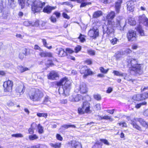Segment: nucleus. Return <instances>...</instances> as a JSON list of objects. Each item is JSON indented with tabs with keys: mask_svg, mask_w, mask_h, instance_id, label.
Segmentation results:
<instances>
[{
	"mask_svg": "<svg viewBox=\"0 0 148 148\" xmlns=\"http://www.w3.org/2000/svg\"><path fill=\"white\" fill-rule=\"evenodd\" d=\"M115 16V13L114 11H111L109 12L106 16V18L108 19V24L106 27L104 29V33H106L109 35L114 31L113 27H119L121 31L123 29V27L125 24V20L122 16H119L117 17V23H115L112 20Z\"/></svg>",
	"mask_w": 148,
	"mask_h": 148,
	"instance_id": "f257e3e1",
	"label": "nucleus"
},
{
	"mask_svg": "<svg viewBox=\"0 0 148 148\" xmlns=\"http://www.w3.org/2000/svg\"><path fill=\"white\" fill-rule=\"evenodd\" d=\"M45 5V3L44 2H42L39 0H35L32 4V10L34 13L40 12L42 10L44 12L49 14L56 8V6L52 7L47 5L42 10V8Z\"/></svg>",
	"mask_w": 148,
	"mask_h": 148,
	"instance_id": "f03ea898",
	"label": "nucleus"
},
{
	"mask_svg": "<svg viewBox=\"0 0 148 148\" xmlns=\"http://www.w3.org/2000/svg\"><path fill=\"white\" fill-rule=\"evenodd\" d=\"M72 81L66 77H64L61 79L57 83L58 86L62 85V88H59L58 91L60 94H62L65 96L69 95L71 88Z\"/></svg>",
	"mask_w": 148,
	"mask_h": 148,
	"instance_id": "7ed1b4c3",
	"label": "nucleus"
},
{
	"mask_svg": "<svg viewBox=\"0 0 148 148\" xmlns=\"http://www.w3.org/2000/svg\"><path fill=\"white\" fill-rule=\"evenodd\" d=\"M127 62L130 64L132 66V70L136 73L139 75L142 74L143 73L144 65L143 64H138L136 59L129 56L127 59Z\"/></svg>",
	"mask_w": 148,
	"mask_h": 148,
	"instance_id": "20e7f679",
	"label": "nucleus"
},
{
	"mask_svg": "<svg viewBox=\"0 0 148 148\" xmlns=\"http://www.w3.org/2000/svg\"><path fill=\"white\" fill-rule=\"evenodd\" d=\"M29 99L33 101H40L44 96L43 93L38 89L32 88L28 92Z\"/></svg>",
	"mask_w": 148,
	"mask_h": 148,
	"instance_id": "39448f33",
	"label": "nucleus"
},
{
	"mask_svg": "<svg viewBox=\"0 0 148 148\" xmlns=\"http://www.w3.org/2000/svg\"><path fill=\"white\" fill-rule=\"evenodd\" d=\"M90 103L87 101H85L83 103L82 108L79 107L78 109V112L79 114H82L85 113H90L92 110L90 109Z\"/></svg>",
	"mask_w": 148,
	"mask_h": 148,
	"instance_id": "423d86ee",
	"label": "nucleus"
},
{
	"mask_svg": "<svg viewBox=\"0 0 148 148\" xmlns=\"http://www.w3.org/2000/svg\"><path fill=\"white\" fill-rule=\"evenodd\" d=\"M75 91L77 92L79 91L82 94L86 93L87 92L86 84L84 83H81L79 86H76Z\"/></svg>",
	"mask_w": 148,
	"mask_h": 148,
	"instance_id": "0eeeda50",
	"label": "nucleus"
},
{
	"mask_svg": "<svg viewBox=\"0 0 148 148\" xmlns=\"http://www.w3.org/2000/svg\"><path fill=\"white\" fill-rule=\"evenodd\" d=\"M99 35V30L96 27H93L88 32V35L90 38H95L98 36Z\"/></svg>",
	"mask_w": 148,
	"mask_h": 148,
	"instance_id": "6e6552de",
	"label": "nucleus"
},
{
	"mask_svg": "<svg viewBox=\"0 0 148 148\" xmlns=\"http://www.w3.org/2000/svg\"><path fill=\"white\" fill-rule=\"evenodd\" d=\"M83 99L82 96L80 95L73 94L69 97V101L71 102H77Z\"/></svg>",
	"mask_w": 148,
	"mask_h": 148,
	"instance_id": "1a4fd4ad",
	"label": "nucleus"
},
{
	"mask_svg": "<svg viewBox=\"0 0 148 148\" xmlns=\"http://www.w3.org/2000/svg\"><path fill=\"white\" fill-rule=\"evenodd\" d=\"M127 37L129 41L136 40L137 38L136 32L133 30L129 31L127 34Z\"/></svg>",
	"mask_w": 148,
	"mask_h": 148,
	"instance_id": "9d476101",
	"label": "nucleus"
},
{
	"mask_svg": "<svg viewBox=\"0 0 148 148\" xmlns=\"http://www.w3.org/2000/svg\"><path fill=\"white\" fill-rule=\"evenodd\" d=\"M13 82L12 81L8 80L4 82L3 86L5 92H9L12 90Z\"/></svg>",
	"mask_w": 148,
	"mask_h": 148,
	"instance_id": "9b49d317",
	"label": "nucleus"
},
{
	"mask_svg": "<svg viewBox=\"0 0 148 148\" xmlns=\"http://www.w3.org/2000/svg\"><path fill=\"white\" fill-rule=\"evenodd\" d=\"M25 87L23 85H21L17 86L15 90V95L17 97H20L25 91Z\"/></svg>",
	"mask_w": 148,
	"mask_h": 148,
	"instance_id": "f8f14e48",
	"label": "nucleus"
},
{
	"mask_svg": "<svg viewBox=\"0 0 148 148\" xmlns=\"http://www.w3.org/2000/svg\"><path fill=\"white\" fill-rule=\"evenodd\" d=\"M136 1V0H130L127 2V9L128 10L131 12L133 11L134 8V3Z\"/></svg>",
	"mask_w": 148,
	"mask_h": 148,
	"instance_id": "ddd939ff",
	"label": "nucleus"
},
{
	"mask_svg": "<svg viewBox=\"0 0 148 148\" xmlns=\"http://www.w3.org/2000/svg\"><path fill=\"white\" fill-rule=\"evenodd\" d=\"M144 100L143 98V94H138L136 95H134L132 99L129 100V101L131 103H132L134 101H139Z\"/></svg>",
	"mask_w": 148,
	"mask_h": 148,
	"instance_id": "4468645a",
	"label": "nucleus"
},
{
	"mask_svg": "<svg viewBox=\"0 0 148 148\" xmlns=\"http://www.w3.org/2000/svg\"><path fill=\"white\" fill-rule=\"evenodd\" d=\"M59 77V75L58 73L54 71H51L48 75V79L52 80L56 79Z\"/></svg>",
	"mask_w": 148,
	"mask_h": 148,
	"instance_id": "2eb2a0df",
	"label": "nucleus"
},
{
	"mask_svg": "<svg viewBox=\"0 0 148 148\" xmlns=\"http://www.w3.org/2000/svg\"><path fill=\"white\" fill-rule=\"evenodd\" d=\"M134 119L136 121H138L143 127L146 128H148V123L146 122L143 119L140 118L137 119L136 120L135 119Z\"/></svg>",
	"mask_w": 148,
	"mask_h": 148,
	"instance_id": "dca6fc26",
	"label": "nucleus"
},
{
	"mask_svg": "<svg viewBox=\"0 0 148 148\" xmlns=\"http://www.w3.org/2000/svg\"><path fill=\"white\" fill-rule=\"evenodd\" d=\"M56 50L57 51V53L59 57H62L66 55L65 51L62 48H57Z\"/></svg>",
	"mask_w": 148,
	"mask_h": 148,
	"instance_id": "f3484780",
	"label": "nucleus"
},
{
	"mask_svg": "<svg viewBox=\"0 0 148 148\" xmlns=\"http://www.w3.org/2000/svg\"><path fill=\"white\" fill-rule=\"evenodd\" d=\"M147 19L145 15L143 14L138 17V20L139 23H143L144 24Z\"/></svg>",
	"mask_w": 148,
	"mask_h": 148,
	"instance_id": "a211bd4d",
	"label": "nucleus"
},
{
	"mask_svg": "<svg viewBox=\"0 0 148 148\" xmlns=\"http://www.w3.org/2000/svg\"><path fill=\"white\" fill-rule=\"evenodd\" d=\"M122 2V0H118V1L116 3L115 8L116 12L117 13H119V12L121 4Z\"/></svg>",
	"mask_w": 148,
	"mask_h": 148,
	"instance_id": "6ab92c4d",
	"label": "nucleus"
},
{
	"mask_svg": "<svg viewBox=\"0 0 148 148\" xmlns=\"http://www.w3.org/2000/svg\"><path fill=\"white\" fill-rule=\"evenodd\" d=\"M36 123H33L32 124L31 127L28 130L29 133V134H32L34 133V130L36 127Z\"/></svg>",
	"mask_w": 148,
	"mask_h": 148,
	"instance_id": "aec40b11",
	"label": "nucleus"
},
{
	"mask_svg": "<svg viewBox=\"0 0 148 148\" xmlns=\"http://www.w3.org/2000/svg\"><path fill=\"white\" fill-rule=\"evenodd\" d=\"M131 124L133 126L134 128L140 131L142 130L141 127L133 120L131 121Z\"/></svg>",
	"mask_w": 148,
	"mask_h": 148,
	"instance_id": "412c9836",
	"label": "nucleus"
},
{
	"mask_svg": "<svg viewBox=\"0 0 148 148\" xmlns=\"http://www.w3.org/2000/svg\"><path fill=\"white\" fill-rule=\"evenodd\" d=\"M100 120L105 119V120H109L110 121H112L113 120V119L110 116H108L107 115H105L104 116H99Z\"/></svg>",
	"mask_w": 148,
	"mask_h": 148,
	"instance_id": "4be33fe9",
	"label": "nucleus"
},
{
	"mask_svg": "<svg viewBox=\"0 0 148 148\" xmlns=\"http://www.w3.org/2000/svg\"><path fill=\"white\" fill-rule=\"evenodd\" d=\"M136 29L140 35L142 36L144 35V31L143 30L142 27L141 26L138 25L136 28Z\"/></svg>",
	"mask_w": 148,
	"mask_h": 148,
	"instance_id": "5701e85b",
	"label": "nucleus"
},
{
	"mask_svg": "<svg viewBox=\"0 0 148 148\" xmlns=\"http://www.w3.org/2000/svg\"><path fill=\"white\" fill-rule=\"evenodd\" d=\"M26 51V49H25L22 52L20 53L19 55V58L21 59H23L25 56L27 55Z\"/></svg>",
	"mask_w": 148,
	"mask_h": 148,
	"instance_id": "b1692460",
	"label": "nucleus"
},
{
	"mask_svg": "<svg viewBox=\"0 0 148 148\" xmlns=\"http://www.w3.org/2000/svg\"><path fill=\"white\" fill-rule=\"evenodd\" d=\"M93 74L92 71H91L90 69H89L87 68V70H86V72L84 76V78L90 75H91Z\"/></svg>",
	"mask_w": 148,
	"mask_h": 148,
	"instance_id": "393cba45",
	"label": "nucleus"
},
{
	"mask_svg": "<svg viewBox=\"0 0 148 148\" xmlns=\"http://www.w3.org/2000/svg\"><path fill=\"white\" fill-rule=\"evenodd\" d=\"M102 14V12L100 11H98L94 12L93 15V18H97Z\"/></svg>",
	"mask_w": 148,
	"mask_h": 148,
	"instance_id": "a878e982",
	"label": "nucleus"
},
{
	"mask_svg": "<svg viewBox=\"0 0 148 148\" xmlns=\"http://www.w3.org/2000/svg\"><path fill=\"white\" fill-rule=\"evenodd\" d=\"M18 3L21 6V9H23L24 8L25 5V0H18Z\"/></svg>",
	"mask_w": 148,
	"mask_h": 148,
	"instance_id": "bb28decb",
	"label": "nucleus"
},
{
	"mask_svg": "<svg viewBox=\"0 0 148 148\" xmlns=\"http://www.w3.org/2000/svg\"><path fill=\"white\" fill-rule=\"evenodd\" d=\"M128 23L131 25H134L136 24V21L133 18H130L128 19Z\"/></svg>",
	"mask_w": 148,
	"mask_h": 148,
	"instance_id": "cd10ccee",
	"label": "nucleus"
},
{
	"mask_svg": "<svg viewBox=\"0 0 148 148\" xmlns=\"http://www.w3.org/2000/svg\"><path fill=\"white\" fill-rule=\"evenodd\" d=\"M62 127H63L66 129H67L69 127L75 128L76 126L74 125H71L69 124L68 125H64L61 126Z\"/></svg>",
	"mask_w": 148,
	"mask_h": 148,
	"instance_id": "c85d7f7f",
	"label": "nucleus"
},
{
	"mask_svg": "<svg viewBox=\"0 0 148 148\" xmlns=\"http://www.w3.org/2000/svg\"><path fill=\"white\" fill-rule=\"evenodd\" d=\"M50 98L48 96H46L43 99V103L45 104H47L49 102H50Z\"/></svg>",
	"mask_w": 148,
	"mask_h": 148,
	"instance_id": "c756f323",
	"label": "nucleus"
},
{
	"mask_svg": "<svg viewBox=\"0 0 148 148\" xmlns=\"http://www.w3.org/2000/svg\"><path fill=\"white\" fill-rule=\"evenodd\" d=\"M113 73L114 74V75L116 76H121L123 77V76L124 75V73H123L121 72L116 71H114L113 72Z\"/></svg>",
	"mask_w": 148,
	"mask_h": 148,
	"instance_id": "7c9ffc66",
	"label": "nucleus"
},
{
	"mask_svg": "<svg viewBox=\"0 0 148 148\" xmlns=\"http://www.w3.org/2000/svg\"><path fill=\"white\" fill-rule=\"evenodd\" d=\"M38 132L40 134H42L43 132V127L39 124L37 126Z\"/></svg>",
	"mask_w": 148,
	"mask_h": 148,
	"instance_id": "2f4dec72",
	"label": "nucleus"
},
{
	"mask_svg": "<svg viewBox=\"0 0 148 148\" xmlns=\"http://www.w3.org/2000/svg\"><path fill=\"white\" fill-rule=\"evenodd\" d=\"M29 139L31 140H36L38 138V136L36 134L29 135Z\"/></svg>",
	"mask_w": 148,
	"mask_h": 148,
	"instance_id": "473e14b6",
	"label": "nucleus"
},
{
	"mask_svg": "<svg viewBox=\"0 0 148 148\" xmlns=\"http://www.w3.org/2000/svg\"><path fill=\"white\" fill-rule=\"evenodd\" d=\"M65 54L67 56L68 54H72L74 52V51L71 49L68 48L65 49Z\"/></svg>",
	"mask_w": 148,
	"mask_h": 148,
	"instance_id": "72a5a7b5",
	"label": "nucleus"
},
{
	"mask_svg": "<svg viewBox=\"0 0 148 148\" xmlns=\"http://www.w3.org/2000/svg\"><path fill=\"white\" fill-rule=\"evenodd\" d=\"M31 25L36 27H38L40 25V21L37 20L32 22Z\"/></svg>",
	"mask_w": 148,
	"mask_h": 148,
	"instance_id": "f704fd0d",
	"label": "nucleus"
},
{
	"mask_svg": "<svg viewBox=\"0 0 148 148\" xmlns=\"http://www.w3.org/2000/svg\"><path fill=\"white\" fill-rule=\"evenodd\" d=\"M18 69L21 72H23L28 70V69L26 67H23L21 66H19L18 67Z\"/></svg>",
	"mask_w": 148,
	"mask_h": 148,
	"instance_id": "c9c22d12",
	"label": "nucleus"
},
{
	"mask_svg": "<svg viewBox=\"0 0 148 148\" xmlns=\"http://www.w3.org/2000/svg\"><path fill=\"white\" fill-rule=\"evenodd\" d=\"M37 116L39 117H44L46 118L47 116V114L46 113H38L36 114Z\"/></svg>",
	"mask_w": 148,
	"mask_h": 148,
	"instance_id": "e433bc0d",
	"label": "nucleus"
},
{
	"mask_svg": "<svg viewBox=\"0 0 148 148\" xmlns=\"http://www.w3.org/2000/svg\"><path fill=\"white\" fill-rule=\"evenodd\" d=\"M91 4V2H87L85 1L84 0L81 3V4L80 5V8H82L88 5H90Z\"/></svg>",
	"mask_w": 148,
	"mask_h": 148,
	"instance_id": "4c0bfd02",
	"label": "nucleus"
},
{
	"mask_svg": "<svg viewBox=\"0 0 148 148\" xmlns=\"http://www.w3.org/2000/svg\"><path fill=\"white\" fill-rule=\"evenodd\" d=\"M61 143H56L55 144L51 143L50 145L55 148H60L61 147Z\"/></svg>",
	"mask_w": 148,
	"mask_h": 148,
	"instance_id": "58836bf2",
	"label": "nucleus"
},
{
	"mask_svg": "<svg viewBox=\"0 0 148 148\" xmlns=\"http://www.w3.org/2000/svg\"><path fill=\"white\" fill-rule=\"evenodd\" d=\"M124 75L123 76V77L124 79H126L129 81H132V82H133V80L130 78V76H127V74L125 73L124 74Z\"/></svg>",
	"mask_w": 148,
	"mask_h": 148,
	"instance_id": "ea45409f",
	"label": "nucleus"
},
{
	"mask_svg": "<svg viewBox=\"0 0 148 148\" xmlns=\"http://www.w3.org/2000/svg\"><path fill=\"white\" fill-rule=\"evenodd\" d=\"M93 96L94 98L97 101L100 100L101 99V96L99 94H94L93 95Z\"/></svg>",
	"mask_w": 148,
	"mask_h": 148,
	"instance_id": "a19ab883",
	"label": "nucleus"
},
{
	"mask_svg": "<svg viewBox=\"0 0 148 148\" xmlns=\"http://www.w3.org/2000/svg\"><path fill=\"white\" fill-rule=\"evenodd\" d=\"M12 136L16 138H22L23 137V135L21 133L12 134Z\"/></svg>",
	"mask_w": 148,
	"mask_h": 148,
	"instance_id": "79ce46f5",
	"label": "nucleus"
},
{
	"mask_svg": "<svg viewBox=\"0 0 148 148\" xmlns=\"http://www.w3.org/2000/svg\"><path fill=\"white\" fill-rule=\"evenodd\" d=\"M77 141L75 140H73L72 141H71L69 142V144L70 146L71 147L74 148L75 146H76V144L74 143L73 144V143L74 142L76 143Z\"/></svg>",
	"mask_w": 148,
	"mask_h": 148,
	"instance_id": "37998d69",
	"label": "nucleus"
},
{
	"mask_svg": "<svg viewBox=\"0 0 148 148\" xmlns=\"http://www.w3.org/2000/svg\"><path fill=\"white\" fill-rule=\"evenodd\" d=\"M78 38L79 39L80 42H84L85 41V38H84V35H82L81 34H80Z\"/></svg>",
	"mask_w": 148,
	"mask_h": 148,
	"instance_id": "c03bdc74",
	"label": "nucleus"
},
{
	"mask_svg": "<svg viewBox=\"0 0 148 148\" xmlns=\"http://www.w3.org/2000/svg\"><path fill=\"white\" fill-rule=\"evenodd\" d=\"M87 67L86 66H84L82 67L80 69V72L81 73H84L85 74L86 70H87Z\"/></svg>",
	"mask_w": 148,
	"mask_h": 148,
	"instance_id": "a18cd8bd",
	"label": "nucleus"
},
{
	"mask_svg": "<svg viewBox=\"0 0 148 148\" xmlns=\"http://www.w3.org/2000/svg\"><path fill=\"white\" fill-rule=\"evenodd\" d=\"M82 48L81 46L79 45H78L75 48V50L76 53H77L80 51Z\"/></svg>",
	"mask_w": 148,
	"mask_h": 148,
	"instance_id": "49530a36",
	"label": "nucleus"
},
{
	"mask_svg": "<svg viewBox=\"0 0 148 148\" xmlns=\"http://www.w3.org/2000/svg\"><path fill=\"white\" fill-rule=\"evenodd\" d=\"M76 144V146L74 148H82V147L81 143L77 141L76 143H73V144Z\"/></svg>",
	"mask_w": 148,
	"mask_h": 148,
	"instance_id": "de8ad7c7",
	"label": "nucleus"
},
{
	"mask_svg": "<svg viewBox=\"0 0 148 148\" xmlns=\"http://www.w3.org/2000/svg\"><path fill=\"white\" fill-rule=\"evenodd\" d=\"M146 104V102H144L141 103L137 104L135 106V107L137 109H138L142 105H145Z\"/></svg>",
	"mask_w": 148,
	"mask_h": 148,
	"instance_id": "09e8293b",
	"label": "nucleus"
},
{
	"mask_svg": "<svg viewBox=\"0 0 148 148\" xmlns=\"http://www.w3.org/2000/svg\"><path fill=\"white\" fill-rule=\"evenodd\" d=\"M118 40V39L117 38H115L111 40L110 42L113 45H114L116 43Z\"/></svg>",
	"mask_w": 148,
	"mask_h": 148,
	"instance_id": "8fccbe9b",
	"label": "nucleus"
},
{
	"mask_svg": "<svg viewBox=\"0 0 148 148\" xmlns=\"http://www.w3.org/2000/svg\"><path fill=\"white\" fill-rule=\"evenodd\" d=\"M45 146L43 145L39 144L34 145L33 148H44Z\"/></svg>",
	"mask_w": 148,
	"mask_h": 148,
	"instance_id": "3c124183",
	"label": "nucleus"
},
{
	"mask_svg": "<svg viewBox=\"0 0 148 148\" xmlns=\"http://www.w3.org/2000/svg\"><path fill=\"white\" fill-rule=\"evenodd\" d=\"M3 8V1L2 0H0V13L2 12Z\"/></svg>",
	"mask_w": 148,
	"mask_h": 148,
	"instance_id": "603ef678",
	"label": "nucleus"
},
{
	"mask_svg": "<svg viewBox=\"0 0 148 148\" xmlns=\"http://www.w3.org/2000/svg\"><path fill=\"white\" fill-rule=\"evenodd\" d=\"M119 126H121L123 127H127V124L125 122H121L118 123Z\"/></svg>",
	"mask_w": 148,
	"mask_h": 148,
	"instance_id": "864d4df0",
	"label": "nucleus"
},
{
	"mask_svg": "<svg viewBox=\"0 0 148 148\" xmlns=\"http://www.w3.org/2000/svg\"><path fill=\"white\" fill-rule=\"evenodd\" d=\"M100 70L101 72L102 73H107L108 69L107 70H105L102 67H101L100 68Z\"/></svg>",
	"mask_w": 148,
	"mask_h": 148,
	"instance_id": "5fc2aeb1",
	"label": "nucleus"
},
{
	"mask_svg": "<svg viewBox=\"0 0 148 148\" xmlns=\"http://www.w3.org/2000/svg\"><path fill=\"white\" fill-rule=\"evenodd\" d=\"M100 140L104 144L107 145H109V143L108 142V141L106 139H101Z\"/></svg>",
	"mask_w": 148,
	"mask_h": 148,
	"instance_id": "6e6d98bb",
	"label": "nucleus"
},
{
	"mask_svg": "<svg viewBox=\"0 0 148 148\" xmlns=\"http://www.w3.org/2000/svg\"><path fill=\"white\" fill-rule=\"evenodd\" d=\"M62 15L66 19H69L70 18V16L65 12L63 13L62 14Z\"/></svg>",
	"mask_w": 148,
	"mask_h": 148,
	"instance_id": "4d7b16f0",
	"label": "nucleus"
},
{
	"mask_svg": "<svg viewBox=\"0 0 148 148\" xmlns=\"http://www.w3.org/2000/svg\"><path fill=\"white\" fill-rule=\"evenodd\" d=\"M88 53L89 54L92 55H94L95 54L94 51L92 50H88Z\"/></svg>",
	"mask_w": 148,
	"mask_h": 148,
	"instance_id": "13d9d810",
	"label": "nucleus"
},
{
	"mask_svg": "<svg viewBox=\"0 0 148 148\" xmlns=\"http://www.w3.org/2000/svg\"><path fill=\"white\" fill-rule=\"evenodd\" d=\"M31 23L30 21H25L24 23V24L25 26H28L31 25Z\"/></svg>",
	"mask_w": 148,
	"mask_h": 148,
	"instance_id": "bf43d9fd",
	"label": "nucleus"
},
{
	"mask_svg": "<svg viewBox=\"0 0 148 148\" xmlns=\"http://www.w3.org/2000/svg\"><path fill=\"white\" fill-rule=\"evenodd\" d=\"M142 94L144 99L148 98V92H145Z\"/></svg>",
	"mask_w": 148,
	"mask_h": 148,
	"instance_id": "052dcab7",
	"label": "nucleus"
},
{
	"mask_svg": "<svg viewBox=\"0 0 148 148\" xmlns=\"http://www.w3.org/2000/svg\"><path fill=\"white\" fill-rule=\"evenodd\" d=\"M50 19L53 23H55L56 21V18L53 16H52L50 18Z\"/></svg>",
	"mask_w": 148,
	"mask_h": 148,
	"instance_id": "680f3d73",
	"label": "nucleus"
},
{
	"mask_svg": "<svg viewBox=\"0 0 148 148\" xmlns=\"http://www.w3.org/2000/svg\"><path fill=\"white\" fill-rule=\"evenodd\" d=\"M56 137L57 139L59 140L62 141V140L63 138L59 134H57Z\"/></svg>",
	"mask_w": 148,
	"mask_h": 148,
	"instance_id": "e2e57ef3",
	"label": "nucleus"
},
{
	"mask_svg": "<svg viewBox=\"0 0 148 148\" xmlns=\"http://www.w3.org/2000/svg\"><path fill=\"white\" fill-rule=\"evenodd\" d=\"M53 14L56 15V17L57 18H59L60 15V12H58L57 11H56L54 12V13H53Z\"/></svg>",
	"mask_w": 148,
	"mask_h": 148,
	"instance_id": "0e129e2a",
	"label": "nucleus"
},
{
	"mask_svg": "<svg viewBox=\"0 0 148 148\" xmlns=\"http://www.w3.org/2000/svg\"><path fill=\"white\" fill-rule=\"evenodd\" d=\"M67 58L68 59L75 60V58L74 57L70 56L69 55H67Z\"/></svg>",
	"mask_w": 148,
	"mask_h": 148,
	"instance_id": "69168bd1",
	"label": "nucleus"
},
{
	"mask_svg": "<svg viewBox=\"0 0 148 148\" xmlns=\"http://www.w3.org/2000/svg\"><path fill=\"white\" fill-rule=\"evenodd\" d=\"M112 88L111 87H109L108 88V89L106 90V92L108 93H111L112 91Z\"/></svg>",
	"mask_w": 148,
	"mask_h": 148,
	"instance_id": "338daca9",
	"label": "nucleus"
},
{
	"mask_svg": "<svg viewBox=\"0 0 148 148\" xmlns=\"http://www.w3.org/2000/svg\"><path fill=\"white\" fill-rule=\"evenodd\" d=\"M85 62L88 64H92V62L91 60L88 59L85 61Z\"/></svg>",
	"mask_w": 148,
	"mask_h": 148,
	"instance_id": "774afa93",
	"label": "nucleus"
}]
</instances>
